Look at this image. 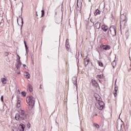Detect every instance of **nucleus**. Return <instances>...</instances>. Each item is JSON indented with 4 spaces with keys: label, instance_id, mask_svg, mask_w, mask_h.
I'll list each match as a JSON object with an SVG mask.
<instances>
[{
    "label": "nucleus",
    "instance_id": "1",
    "mask_svg": "<svg viewBox=\"0 0 131 131\" xmlns=\"http://www.w3.org/2000/svg\"><path fill=\"white\" fill-rule=\"evenodd\" d=\"M26 101L31 108L34 107V105H35V98H34V97L33 96H29L27 97Z\"/></svg>",
    "mask_w": 131,
    "mask_h": 131
},
{
    "label": "nucleus",
    "instance_id": "2",
    "mask_svg": "<svg viewBox=\"0 0 131 131\" xmlns=\"http://www.w3.org/2000/svg\"><path fill=\"white\" fill-rule=\"evenodd\" d=\"M108 36H115L116 35V27L115 26H112L110 27L109 30L107 31Z\"/></svg>",
    "mask_w": 131,
    "mask_h": 131
},
{
    "label": "nucleus",
    "instance_id": "3",
    "mask_svg": "<svg viewBox=\"0 0 131 131\" xmlns=\"http://www.w3.org/2000/svg\"><path fill=\"white\" fill-rule=\"evenodd\" d=\"M96 107L99 110H103L105 107V103L103 101L98 102L96 103Z\"/></svg>",
    "mask_w": 131,
    "mask_h": 131
},
{
    "label": "nucleus",
    "instance_id": "4",
    "mask_svg": "<svg viewBox=\"0 0 131 131\" xmlns=\"http://www.w3.org/2000/svg\"><path fill=\"white\" fill-rule=\"evenodd\" d=\"M120 24H123L125 25L126 24V16L124 14L121 15L120 17Z\"/></svg>",
    "mask_w": 131,
    "mask_h": 131
},
{
    "label": "nucleus",
    "instance_id": "5",
    "mask_svg": "<svg viewBox=\"0 0 131 131\" xmlns=\"http://www.w3.org/2000/svg\"><path fill=\"white\" fill-rule=\"evenodd\" d=\"M77 10L80 11L82 7V0H77Z\"/></svg>",
    "mask_w": 131,
    "mask_h": 131
},
{
    "label": "nucleus",
    "instance_id": "6",
    "mask_svg": "<svg viewBox=\"0 0 131 131\" xmlns=\"http://www.w3.org/2000/svg\"><path fill=\"white\" fill-rule=\"evenodd\" d=\"M15 118L16 120H17L18 121H21L22 120H24V118L21 115H20L19 114H16Z\"/></svg>",
    "mask_w": 131,
    "mask_h": 131
},
{
    "label": "nucleus",
    "instance_id": "7",
    "mask_svg": "<svg viewBox=\"0 0 131 131\" xmlns=\"http://www.w3.org/2000/svg\"><path fill=\"white\" fill-rule=\"evenodd\" d=\"M94 29H100L101 28V23L97 21L96 23H93Z\"/></svg>",
    "mask_w": 131,
    "mask_h": 131
},
{
    "label": "nucleus",
    "instance_id": "8",
    "mask_svg": "<svg viewBox=\"0 0 131 131\" xmlns=\"http://www.w3.org/2000/svg\"><path fill=\"white\" fill-rule=\"evenodd\" d=\"M94 97H95L97 103H99V102H103V101H102V98H101V96H100V95H99L98 94L95 93L94 94Z\"/></svg>",
    "mask_w": 131,
    "mask_h": 131
},
{
    "label": "nucleus",
    "instance_id": "9",
    "mask_svg": "<svg viewBox=\"0 0 131 131\" xmlns=\"http://www.w3.org/2000/svg\"><path fill=\"white\" fill-rule=\"evenodd\" d=\"M94 97H95L97 103H99V102H103V101H102V98H101V96H100V95H99L98 94L95 93L94 94Z\"/></svg>",
    "mask_w": 131,
    "mask_h": 131
},
{
    "label": "nucleus",
    "instance_id": "10",
    "mask_svg": "<svg viewBox=\"0 0 131 131\" xmlns=\"http://www.w3.org/2000/svg\"><path fill=\"white\" fill-rule=\"evenodd\" d=\"M72 81L74 85H76V88H77V77H76V76L72 78Z\"/></svg>",
    "mask_w": 131,
    "mask_h": 131
},
{
    "label": "nucleus",
    "instance_id": "11",
    "mask_svg": "<svg viewBox=\"0 0 131 131\" xmlns=\"http://www.w3.org/2000/svg\"><path fill=\"white\" fill-rule=\"evenodd\" d=\"M100 47L101 49L105 50V51H107V50H110V46L108 45H101Z\"/></svg>",
    "mask_w": 131,
    "mask_h": 131
},
{
    "label": "nucleus",
    "instance_id": "12",
    "mask_svg": "<svg viewBox=\"0 0 131 131\" xmlns=\"http://www.w3.org/2000/svg\"><path fill=\"white\" fill-rule=\"evenodd\" d=\"M66 47L67 51H69V49L70 48V45H69V39H67L66 42Z\"/></svg>",
    "mask_w": 131,
    "mask_h": 131
},
{
    "label": "nucleus",
    "instance_id": "13",
    "mask_svg": "<svg viewBox=\"0 0 131 131\" xmlns=\"http://www.w3.org/2000/svg\"><path fill=\"white\" fill-rule=\"evenodd\" d=\"M92 82L93 86H94L95 88H98V86H99V84H98L96 80L93 79L92 80Z\"/></svg>",
    "mask_w": 131,
    "mask_h": 131
},
{
    "label": "nucleus",
    "instance_id": "14",
    "mask_svg": "<svg viewBox=\"0 0 131 131\" xmlns=\"http://www.w3.org/2000/svg\"><path fill=\"white\" fill-rule=\"evenodd\" d=\"M19 115L21 116L24 118L25 117V112L24 111L20 110L19 111Z\"/></svg>",
    "mask_w": 131,
    "mask_h": 131
},
{
    "label": "nucleus",
    "instance_id": "15",
    "mask_svg": "<svg viewBox=\"0 0 131 131\" xmlns=\"http://www.w3.org/2000/svg\"><path fill=\"white\" fill-rule=\"evenodd\" d=\"M101 29H102V30L103 31L106 32V31H107V30H108V26H107L105 25H103L101 26Z\"/></svg>",
    "mask_w": 131,
    "mask_h": 131
},
{
    "label": "nucleus",
    "instance_id": "16",
    "mask_svg": "<svg viewBox=\"0 0 131 131\" xmlns=\"http://www.w3.org/2000/svg\"><path fill=\"white\" fill-rule=\"evenodd\" d=\"M16 104L17 108H20V107H21V100H20V98H18Z\"/></svg>",
    "mask_w": 131,
    "mask_h": 131
},
{
    "label": "nucleus",
    "instance_id": "17",
    "mask_svg": "<svg viewBox=\"0 0 131 131\" xmlns=\"http://www.w3.org/2000/svg\"><path fill=\"white\" fill-rule=\"evenodd\" d=\"M24 74V76H25V77H26V78H28V79L30 78V74H29L28 72H25Z\"/></svg>",
    "mask_w": 131,
    "mask_h": 131
},
{
    "label": "nucleus",
    "instance_id": "18",
    "mask_svg": "<svg viewBox=\"0 0 131 131\" xmlns=\"http://www.w3.org/2000/svg\"><path fill=\"white\" fill-rule=\"evenodd\" d=\"M2 82L3 84H6L7 83V79L5 78H1Z\"/></svg>",
    "mask_w": 131,
    "mask_h": 131
},
{
    "label": "nucleus",
    "instance_id": "19",
    "mask_svg": "<svg viewBox=\"0 0 131 131\" xmlns=\"http://www.w3.org/2000/svg\"><path fill=\"white\" fill-rule=\"evenodd\" d=\"M95 16H97V15H100V10L99 9H96L95 12H94Z\"/></svg>",
    "mask_w": 131,
    "mask_h": 131
},
{
    "label": "nucleus",
    "instance_id": "20",
    "mask_svg": "<svg viewBox=\"0 0 131 131\" xmlns=\"http://www.w3.org/2000/svg\"><path fill=\"white\" fill-rule=\"evenodd\" d=\"M84 60V64L85 66H86L87 65L89 64V62H90V60H89V59L88 58H85Z\"/></svg>",
    "mask_w": 131,
    "mask_h": 131
},
{
    "label": "nucleus",
    "instance_id": "21",
    "mask_svg": "<svg viewBox=\"0 0 131 131\" xmlns=\"http://www.w3.org/2000/svg\"><path fill=\"white\" fill-rule=\"evenodd\" d=\"M97 63H98L99 66H100V67H103V66H104L103 62H101V61H100V60H97Z\"/></svg>",
    "mask_w": 131,
    "mask_h": 131
},
{
    "label": "nucleus",
    "instance_id": "22",
    "mask_svg": "<svg viewBox=\"0 0 131 131\" xmlns=\"http://www.w3.org/2000/svg\"><path fill=\"white\" fill-rule=\"evenodd\" d=\"M117 81V79H116L115 80V92H117L118 91V87L116 85V82Z\"/></svg>",
    "mask_w": 131,
    "mask_h": 131
},
{
    "label": "nucleus",
    "instance_id": "23",
    "mask_svg": "<svg viewBox=\"0 0 131 131\" xmlns=\"http://www.w3.org/2000/svg\"><path fill=\"white\" fill-rule=\"evenodd\" d=\"M16 65L20 67H21V65H22V63L21 62V60H20V59L17 60Z\"/></svg>",
    "mask_w": 131,
    "mask_h": 131
},
{
    "label": "nucleus",
    "instance_id": "24",
    "mask_svg": "<svg viewBox=\"0 0 131 131\" xmlns=\"http://www.w3.org/2000/svg\"><path fill=\"white\" fill-rule=\"evenodd\" d=\"M95 29V34L97 35L98 33L100 32L99 29Z\"/></svg>",
    "mask_w": 131,
    "mask_h": 131
},
{
    "label": "nucleus",
    "instance_id": "25",
    "mask_svg": "<svg viewBox=\"0 0 131 131\" xmlns=\"http://www.w3.org/2000/svg\"><path fill=\"white\" fill-rule=\"evenodd\" d=\"M21 127V131H24V128H25V125L23 124V125H20L19 126V128Z\"/></svg>",
    "mask_w": 131,
    "mask_h": 131
},
{
    "label": "nucleus",
    "instance_id": "26",
    "mask_svg": "<svg viewBox=\"0 0 131 131\" xmlns=\"http://www.w3.org/2000/svg\"><path fill=\"white\" fill-rule=\"evenodd\" d=\"M25 46L26 47V52H28V47H27V45L26 44V41H24Z\"/></svg>",
    "mask_w": 131,
    "mask_h": 131
},
{
    "label": "nucleus",
    "instance_id": "27",
    "mask_svg": "<svg viewBox=\"0 0 131 131\" xmlns=\"http://www.w3.org/2000/svg\"><path fill=\"white\" fill-rule=\"evenodd\" d=\"M21 30H22V27H23V24H24L23 17H21Z\"/></svg>",
    "mask_w": 131,
    "mask_h": 131
},
{
    "label": "nucleus",
    "instance_id": "28",
    "mask_svg": "<svg viewBox=\"0 0 131 131\" xmlns=\"http://www.w3.org/2000/svg\"><path fill=\"white\" fill-rule=\"evenodd\" d=\"M43 16H45V10H41V17L42 18V17H43Z\"/></svg>",
    "mask_w": 131,
    "mask_h": 131
},
{
    "label": "nucleus",
    "instance_id": "29",
    "mask_svg": "<svg viewBox=\"0 0 131 131\" xmlns=\"http://www.w3.org/2000/svg\"><path fill=\"white\" fill-rule=\"evenodd\" d=\"M94 126H95V127H96V128H100V126L99 125V124H94Z\"/></svg>",
    "mask_w": 131,
    "mask_h": 131
},
{
    "label": "nucleus",
    "instance_id": "30",
    "mask_svg": "<svg viewBox=\"0 0 131 131\" xmlns=\"http://www.w3.org/2000/svg\"><path fill=\"white\" fill-rule=\"evenodd\" d=\"M21 95H23V96H24V97H26V92H21Z\"/></svg>",
    "mask_w": 131,
    "mask_h": 131
},
{
    "label": "nucleus",
    "instance_id": "31",
    "mask_svg": "<svg viewBox=\"0 0 131 131\" xmlns=\"http://www.w3.org/2000/svg\"><path fill=\"white\" fill-rule=\"evenodd\" d=\"M98 78H103V75H97Z\"/></svg>",
    "mask_w": 131,
    "mask_h": 131
},
{
    "label": "nucleus",
    "instance_id": "32",
    "mask_svg": "<svg viewBox=\"0 0 131 131\" xmlns=\"http://www.w3.org/2000/svg\"><path fill=\"white\" fill-rule=\"evenodd\" d=\"M29 91L31 92L33 91V90L32 89V88H31L30 85H29Z\"/></svg>",
    "mask_w": 131,
    "mask_h": 131
},
{
    "label": "nucleus",
    "instance_id": "33",
    "mask_svg": "<svg viewBox=\"0 0 131 131\" xmlns=\"http://www.w3.org/2000/svg\"><path fill=\"white\" fill-rule=\"evenodd\" d=\"M114 95L115 97H116V96H117V92L115 91V92L114 93Z\"/></svg>",
    "mask_w": 131,
    "mask_h": 131
},
{
    "label": "nucleus",
    "instance_id": "34",
    "mask_svg": "<svg viewBox=\"0 0 131 131\" xmlns=\"http://www.w3.org/2000/svg\"><path fill=\"white\" fill-rule=\"evenodd\" d=\"M1 101L2 102H4V96H2V97H1Z\"/></svg>",
    "mask_w": 131,
    "mask_h": 131
},
{
    "label": "nucleus",
    "instance_id": "35",
    "mask_svg": "<svg viewBox=\"0 0 131 131\" xmlns=\"http://www.w3.org/2000/svg\"><path fill=\"white\" fill-rule=\"evenodd\" d=\"M5 56H9V53L8 52H5Z\"/></svg>",
    "mask_w": 131,
    "mask_h": 131
},
{
    "label": "nucleus",
    "instance_id": "36",
    "mask_svg": "<svg viewBox=\"0 0 131 131\" xmlns=\"http://www.w3.org/2000/svg\"><path fill=\"white\" fill-rule=\"evenodd\" d=\"M20 66H18L17 64H16V68L17 69H19V68H20Z\"/></svg>",
    "mask_w": 131,
    "mask_h": 131
},
{
    "label": "nucleus",
    "instance_id": "37",
    "mask_svg": "<svg viewBox=\"0 0 131 131\" xmlns=\"http://www.w3.org/2000/svg\"><path fill=\"white\" fill-rule=\"evenodd\" d=\"M112 65H113V64H116V63H115V60H114V61H113V62H112Z\"/></svg>",
    "mask_w": 131,
    "mask_h": 131
},
{
    "label": "nucleus",
    "instance_id": "38",
    "mask_svg": "<svg viewBox=\"0 0 131 131\" xmlns=\"http://www.w3.org/2000/svg\"><path fill=\"white\" fill-rule=\"evenodd\" d=\"M22 4V7H21V11L23 10V2H21Z\"/></svg>",
    "mask_w": 131,
    "mask_h": 131
},
{
    "label": "nucleus",
    "instance_id": "39",
    "mask_svg": "<svg viewBox=\"0 0 131 131\" xmlns=\"http://www.w3.org/2000/svg\"><path fill=\"white\" fill-rule=\"evenodd\" d=\"M17 57H19L18 60H20V56H19V55H17Z\"/></svg>",
    "mask_w": 131,
    "mask_h": 131
},
{
    "label": "nucleus",
    "instance_id": "40",
    "mask_svg": "<svg viewBox=\"0 0 131 131\" xmlns=\"http://www.w3.org/2000/svg\"><path fill=\"white\" fill-rule=\"evenodd\" d=\"M23 67H25V68L26 67V64H24Z\"/></svg>",
    "mask_w": 131,
    "mask_h": 131
},
{
    "label": "nucleus",
    "instance_id": "41",
    "mask_svg": "<svg viewBox=\"0 0 131 131\" xmlns=\"http://www.w3.org/2000/svg\"><path fill=\"white\" fill-rule=\"evenodd\" d=\"M17 74H20V72L17 73Z\"/></svg>",
    "mask_w": 131,
    "mask_h": 131
},
{
    "label": "nucleus",
    "instance_id": "42",
    "mask_svg": "<svg viewBox=\"0 0 131 131\" xmlns=\"http://www.w3.org/2000/svg\"><path fill=\"white\" fill-rule=\"evenodd\" d=\"M113 68H114V66H113Z\"/></svg>",
    "mask_w": 131,
    "mask_h": 131
},
{
    "label": "nucleus",
    "instance_id": "43",
    "mask_svg": "<svg viewBox=\"0 0 131 131\" xmlns=\"http://www.w3.org/2000/svg\"><path fill=\"white\" fill-rule=\"evenodd\" d=\"M29 127H30V125H29Z\"/></svg>",
    "mask_w": 131,
    "mask_h": 131
},
{
    "label": "nucleus",
    "instance_id": "44",
    "mask_svg": "<svg viewBox=\"0 0 131 131\" xmlns=\"http://www.w3.org/2000/svg\"><path fill=\"white\" fill-rule=\"evenodd\" d=\"M89 2H91V0H89Z\"/></svg>",
    "mask_w": 131,
    "mask_h": 131
},
{
    "label": "nucleus",
    "instance_id": "45",
    "mask_svg": "<svg viewBox=\"0 0 131 131\" xmlns=\"http://www.w3.org/2000/svg\"><path fill=\"white\" fill-rule=\"evenodd\" d=\"M17 21H18V18H17Z\"/></svg>",
    "mask_w": 131,
    "mask_h": 131
},
{
    "label": "nucleus",
    "instance_id": "46",
    "mask_svg": "<svg viewBox=\"0 0 131 131\" xmlns=\"http://www.w3.org/2000/svg\"><path fill=\"white\" fill-rule=\"evenodd\" d=\"M18 59H19V57H18Z\"/></svg>",
    "mask_w": 131,
    "mask_h": 131
}]
</instances>
